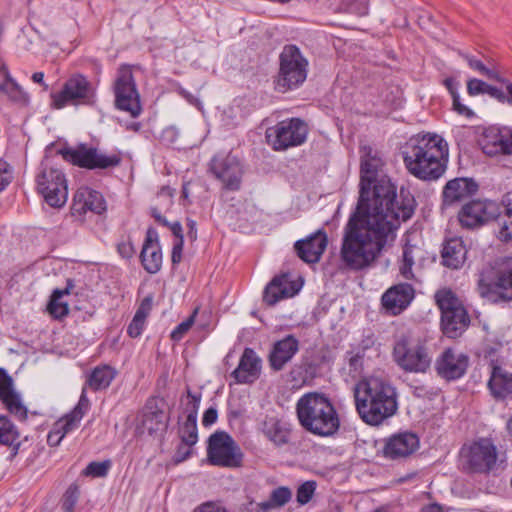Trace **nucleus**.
Segmentation results:
<instances>
[{
    "instance_id": "nucleus-24",
    "label": "nucleus",
    "mask_w": 512,
    "mask_h": 512,
    "mask_svg": "<svg viewBox=\"0 0 512 512\" xmlns=\"http://www.w3.org/2000/svg\"><path fill=\"white\" fill-rule=\"evenodd\" d=\"M414 298V288L408 283L390 287L382 296V305L392 315L400 314Z\"/></svg>"
},
{
    "instance_id": "nucleus-17",
    "label": "nucleus",
    "mask_w": 512,
    "mask_h": 512,
    "mask_svg": "<svg viewBox=\"0 0 512 512\" xmlns=\"http://www.w3.org/2000/svg\"><path fill=\"white\" fill-rule=\"evenodd\" d=\"M210 171L216 179L222 182L224 189L230 191L240 189L242 168L235 156H215L210 162Z\"/></svg>"
},
{
    "instance_id": "nucleus-47",
    "label": "nucleus",
    "mask_w": 512,
    "mask_h": 512,
    "mask_svg": "<svg viewBox=\"0 0 512 512\" xmlns=\"http://www.w3.org/2000/svg\"><path fill=\"white\" fill-rule=\"evenodd\" d=\"M79 497V489L77 485H71L66 490L62 500V509L65 512H72Z\"/></svg>"
},
{
    "instance_id": "nucleus-61",
    "label": "nucleus",
    "mask_w": 512,
    "mask_h": 512,
    "mask_svg": "<svg viewBox=\"0 0 512 512\" xmlns=\"http://www.w3.org/2000/svg\"><path fill=\"white\" fill-rule=\"evenodd\" d=\"M217 420V411L214 408H209L205 411L202 419L204 426H209L215 423Z\"/></svg>"
},
{
    "instance_id": "nucleus-28",
    "label": "nucleus",
    "mask_w": 512,
    "mask_h": 512,
    "mask_svg": "<svg viewBox=\"0 0 512 512\" xmlns=\"http://www.w3.org/2000/svg\"><path fill=\"white\" fill-rule=\"evenodd\" d=\"M480 145L485 154L494 156L498 154H509V134L502 133L498 128L486 129L480 140Z\"/></svg>"
},
{
    "instance_id": "nucleus-15",
    "label": "nucleus",
    "mask_w": 512,
    "mask_h": 512,
    "mask_svg": "<svg viewBox=\"0 0 512 512\" xmlns=\"http://www.w3.org/2000/svg\"><path fill=\"white\" fill-rule=\"evenodd\" d=\"M37 188L51 207H62L68 197L67 183L59 169L45 165L37 177Z\"/></svg>"
},
{
    "instance_id": "nucleus-12",
    "label": "nucleus",
    "mask_w": 512,
    "mask_h": 512,
    "mask_svg": "<svg viewBox=\"0 0 512 512\" xmlns=\"http://www.w3.org/2000/svg\"><path fill=\"white\" fill-rule=\"evenodd\" d=\"M242 458L240 447L226 432H215L209 437L207 459L210 464L235 468L241 466Z\"/></svg>"
},
{
    "instance_id": "nucleus-42",
    "label": "nucleus",
    "mask_w": 512,
    "mask_h": 512,
    "mask_svg": "<svg viewBox=\"0 0 512 512\" xmlns=\"http://www.w3.org/2000/svg\"><path fill=\"white\" fill-rule=\"evenodd\" d=\"M116 373V370L109 365L97 366L90 374L88 384H110Z\"/></svg>"
},
{
    "instance_id": "nucleus-4",
    "label": "nucleus",
    "mask_w": 512,
    "mask_h": 512,
    "mask_svg": "<svg viewBox=\"0 0 512 512\" xmlns=\"http://www.w3.org/2000/svg\"><path fill=\"white\" fill-rule=\"evenodd\" d=\"M355 408L362 421L379 426L398 409L394 386H354Z\"/></svg>"
},
{
    "instance_id": "nucleus-26",
    "label": "nucleus",
    "mask_w": 512,
    "mask_h": 512,
    "mask_svg": "<svg viewBox=\"0 0 512 512\" xmlns=\"http://www.w3.org/2000/svg\"><path fill=\"white\" fill-rule=\"evenodd\" d=\"M299 350V341L293 335H287L276 341L268 355L270 367L280 371Z\"/></svg>"
},
{
    "instance_id": "nucleus-45",
    "label": "nucleus",
    "mask_w": 512,
    "mask_h": 512,
    "mask_svg": "<svg viewBox=\"0 0 512 512\" xmlns=\"http://www.w3.org/2000/svg\"><path fill=\"white\" fill-rule=\"evenodd\" d=\"M364 342H366V343H365V345H363L362 351H358L355 354H351V356L349 357L350 371L355 373V376L361 375L362 368H363L364 352L369 347V344L372 343V340L370 338H368Z\"/></svg>"
},
{
    "instance_id": "nucleus-25",
    "label": "nucleus",
    "mask_w": 512,
    "mask_h": 512,
    "mask_svg": "<svg viewBox=\"0 0 512 512\" xmlns=\"http://www.w3.org/2000/svg\"><path fill=\"white\" fill-rule=\"evenodd\" d=\"M261 369L262 359L252 348L246 347L232 375L239 383H253L260 377Z\"/></svg>"
},
{
    "instance_id": "nucleus-53",
    "label": "nucleus",
    "mask_w": 512,
    "mask_h": 512,
    "mask_svg": "<svg viewBox=\"0 0 512 512\" xmlns=\"http://www.w3.org/2000/svg\"><path fill=\"white\" fill-rule=\"evenodd\" d=\"M346 10L350 13L364 15L367 13L365 0H344Z\"/></svg>"
},
{
    "instance_id": "nucleus-33",
    "label": "nucleus",
    "mask_w": 512,
    "mask_h": 512,
    "mask_svg": "<svg viewBox=\"0 0 512 512\" xmlns=\"http://www.w3.org/2000/svg\"><path fill=\"white\" fill-rule=\"evenodd\" d=\"M0 399L12 415L20 420L27 419V408L22 403L20 394L14 391L13 386H0Z\"/></svg>"
},
{
    "instance_id": "nucleus-8",
    "label": "nucleus",
    "mask_w": 512,
    "mask_h": 512,
    "mask_svg": "<svg viewBox=\"0 0 512 512\" xmlns=\"http://www.w3.org/2000/svg\"><path fill=\"white\" fill-rule=\"evenodd\" d=\"M393 355L395 361L406 371L425 372L431 363L423 341L409 334L402 335L397 340Z\"/></svg>"
},
{
    "instance_id": "nucleus-35",
    "label": "nucleus",
    "mask_w": 512,
    "mask_h": 512,
    "mask_svg": "<svg viewBox=\"0 0 512 512\" xmlns=\"http://www.w3.org/2000/svg\"><path fill=\"white\" fill-rule=\"evenodd\" d=\"M422 250L416 245L406 242L403 247L402 260L399 266L400 274L405 279H414L412 267L416 262V259L421 257Z\"/></svg>"
},
{
    "instance_id": "nucleus-41",
    "label": "nucleus",
    "mask_w": 512,
    "mask_h": 512,
    "mask_svg": "<svg viewBox=\"0 0 512 512\" xmlns=\"http://www.w3.org/2000/svg\"><path fill=\"white\" fill-rule=\"evenodd\" d=\"M505 211L500 229V235L505 241L512 240V192L505 195L503 200Z\"/></svg>"
},
{
    "instance_id": "nucleus-22",
    "label": "nucleus",
    "mask_w": 512,
    "mask_h": 512,
    "mask_svg": "<svg viewBox=\"0 0 512 512\" xmlns=\"http://www.w3.org/2000/svg\"><path fill=\"white\" fill-rule=\"evenodd\" d=\"M419 447V438L411 432L394 434L389 437L383 448V455L388 459H401L414 453Z\"/></svg>"
},
{
    "instance_id": "nucleus-21",
    "label": "nucleus",
    "mask_w": 512,
    "mask_h": 512,
    "mask_svg": "<svg viewBox=\"0 0 512 512\" xmlns=\"http://www.w3.org/2000/svg\"><path fill=\"white\" fill-rule=\"evenodd\" d=\"M300 288L301 286L292 280L288 273L275 276L265 287L263 301L273 306L282 299L294 296Z\"/></svg>"
},
{
    "instance_id": "nucleus-46",
    "label": "nucleus",
    "mask_w": 512,
    "mask_h": 512,
    "mask_svg": "<svg viewBox=\"0 0 512 512\" xmlns=\"http://www.w3.org/2000/svg\"><path fill=\"white\" fill-rule=\"evenodd\" d=\"M315 488L316 483L314 481H307L301 484L297 489V502L301 505L307 504L312 499Z\"/></svg>"
},
{
    "instance_id": "nucleus-29",
    "label": "nucleus",
    "mask_w": 512,
    "mask_h": 512,
    "mask_svg": "<svg viewBox=\"0 0 512 512\" xmlns=\"http://www.w3.org/2000/svg\"><path fill=\"white\" fill-rule=\"evenodd\" d=\"M0 95L19 106H26L29 103V95L10 76L5 66L0 67Z\"/></svg>"
},
{
    "instance_id": "nucleus-54",
    "label": "nucleus",
    "mask_w": 512,
    "mask_h": 512,
    "mask_svg": "<svg viewBox=\"0 0 512 512\" xmlns=\"http://www.w3.org/2000/svg\"><path fill=\"white\" fill-rule=\"evenodd\" d=\"M452 99H453V109L459 115H463V116H465L467 118H471V117L474 116V112L469 107H467L466 105H464L461 102L459 93H454L453 92Z\"/></svg>"
},
{
    "instance_id": "nucleus-55",
    "label": "nucleus",
    "mask_w": 512,
    "mask_h": 512,
    "mask_svg": "<svg viewBox=\"0 0 512 512\" xmlns=\"http://www.w3.org/2000/svg\"><path fill=\"white\" fill-rule=\"evenodd\" d=\"M153 306V295H147L140 303L135 314L141 316L146 319L150 314Z\"/></svg>"
},
{
    "instance_id": "nucleus-20",
    "label": "nucleus",
    "mask_w": 512,
    "mask_h": 512,
    "mask_svg": "<svg viewBox=\"0 0 512 512\" xmlns=\"http://www.w3.org/2000/svg\"><path fill=\"white\" fill-rule=\"evenodd\" d=\"M469 366V357L464 353H456L453 349H446L436 361L438 374L447 381L462 377Z\"/></svg>"
},
{
    "instance_id": "nucleus-48",
    "label": "nucleus",
    "mask_w": 512,
    "mask_h": 512,
    "mask_svg": "<svg viewBox=\"0 0 512 512\" xmlns=\"http://www.w3.org/2000/svg\"><path fill=\"white\" fill-rule=\"evenodd\" d=\"M198 312V308L194 310L191 316H189L185 321L181 322L171 333V338L174 341H179L182 339L185 333L189 331L192 325L195 322V316Z\"/></svg>"
},
{
    "instance_id": "nucleus-57",
    "label": "nucleus",
    "mask_w": 512,
    "mask_h": 512,
    "mask_svg": "<svg viewBox=\"0 0 512 512\" xmlns=\"http://www.w3.org/2000/svg\"><path fill=\"white\" fill-rule=\"evenodd\" d=\"M11 182V176L8 171V164L0 161V192H2Z\"/></svg>"
},
{
    "instance_id": "nucleus-51",
    "label": "nucleus",
    "mask_w": 512,
    "mask_h": 512,
    "mask_svg": "<svg viewBox=\"0 0 512 512\" xmlns=\"http://www.w3.org/2000/svg\"><path fill=\"white\" fill-rule=\"evenodd\" d=\"M145 322L146 319L135 314L127 328L128 335L132 338H137L138 336H140L143 331Z\"/></svg>"
},
{
    "instance_id": "nucleus-18",
    "label": "nucleus",
    "mask_w": 512,
    "mask_h": 512,
    "mask_svg": "<svg viewBox=\"0 0 512 512\" xmlns=\"http://www.w3.org/2000/svg\"><path fill=\"white\" fill-rule=\"evenodd\" d=\"M89 409V400L86 397L85 389H83L79 402L75 408L67 415L56 421L52 430L49 432L47 442L50 446L60 444L64 436L70 431L76 429Z\"/></svg>"
},
{
    "instance_id": "nucleus-60",
    "label": "nucleus",
    "mask_w": 512,
    "mask_h": 512,
    "mask_svg": "<svg viewBox=\"0 0 512 512\" xmlns=\"http://www.w3.org/2000/svg\"><path fill=\"white\" fill-rule=\"evenodd\" d=\"M486 94H488L492 98H495L501 103H507V94H505L501 89L495 86L489 85Z\"/></svg>"
},
{
    "instance_id": "nucleus-40",
    "label": "nucleus",
    "mask_w": 512,
    "mask_h": 512,
    "mask_svg": "<svg viewBox=\"0 0 512 512\" xmlns=\"http://www.w3.org/2000/svg\"><path fill=\"white\" fill-rule=\"evenodd\" d=\"M460 56L467 62L468 66L491 80L504 83V80L493 69L488 68L481 60L467 53H460Z\"/></svg>"
},
{
    "instance_id": "nucleus-49",
    "label": "nucleus",
    "mask_w": 512,
    "mask_h": 512,
    "mask_svg": "<svg viewBox=\"0 0 512 512\" xmlns=\"http://www.w3.org/2000/svg\"><path fill=\"white\" fill-rule=\"evenodd\" d=\"M489 84L486 82L477 79L471 78L467 81V93L470 96H476L479 94H486Z\"/></svg>"
},
{
    "instance_id": "nucleus-19",
    "label": "nucleus",
    "mask_w": 512,
    "mask_h": 512,
    "mask_svg": "<svg viewBox=\"0 0 512 512\" xmlns=\"http://www.w3.org/2000/svg\"><path fill=\"white\" fill-rule=\"evenodd\" d=\"M328 245V236L324 229H318L316 232L304 239L297 240L294 243L296 255L305 263H318Z\"/></svg>"
},
{
    "instance_id": "nucleus-36",
    "label": "nucleus",
    "mask_w": 512,
    "mask_h": 512,
    "mask_svg": "<svg viewBox=\"0 0 512 512\" xmlns=\"http://www.w3.org/2000/svg\"><path fill=\"white\" fill-rule=\"evenodd\" d=\"M292 498V491L286 486H280L274 489L270 498L267 501L261 502L259 507V511L261 512H269L273 509H278L286 505Z\"/></svg>"
},
{
    "instance_id": "nucleus-43",
    "label": "nucleus",
    "mask_w": 512,
    "mask_h": 512,
    "mask_svg": "<svg viewBox=\"0 0 512 512\" xmlns=\"http://www.w3.org/2000/svg\"><path fill=\"white\" fill-rule=\"evenodd\" d=\"M487 384H512V373L505 366L492 361L490 379Z\"/></svg>"
},
{
    "instance_id": "nucleus-30",
    "label": "nucleus",
    "mask_w": 512,
    "mask_h": 512,
    "mask_svg": "<svg viewBox=\"0 0 512 512\" xmlns=\"http://www.w3.org/2000/svg\"><path fill=\"white\" fill-rule=\"evenodd\" d=\"M261 431L269 441L278 447L289 442L290 428L278 417L266 416L262 422Z\"/></svg>"
},
{
    "instance_id": "nucleus-59",
    "label": "nucleus",
    "mask_w": 512,
    "mask_h": 512,
    "mask_svg": "<svg viewBox=\"0 0 512 512\" xmlns=\"http://www.w3.org/2000/svg\"><path fill=\"white\" fill-rule=\"evenodd\" d=\"M184 245V239L177 240L172 249L171 261L172 263L179 264L182 259V250Z\"/></svg>"
},
{
    "instance_id": "nucleus-34",
    "label": "nucleus",
    "mask_w": 512,
    "mask_h": 512,
    "mask_svg": "<svg viewBox=\"0 0 512 512\" xmlns=\"http://www.w3.org/2000/svg\"><path fill=\"white\" fill-rule=\"evenodd\" d=\"M167 426V417L161 410H152L146 408L141 418V432L147 431L149 434H153L158 431H162Z\"/></svg>"
},
{
    "instance_id": "nucleus-11",
    "label": "nucleus",
    "mask_w": 512,
    "mask_h": 512,
    "mask_svg": "<svg viewBox=\"0 0 512 512\" xmlns=\"http://www.w3.org/2000/svg\"><path fill=\"white\" fill-rule=\"evenodd\" d=\"M463 469L469 473H488L497 461V448L488 438H481L461 449Z\"/></svg>"
},
{
    "instance_id": "nucleus-16",
    "label": "nucleus",
    "mask_w": 512,
    "mask_h": 512,
    "mask_svg": "<svg viewBox=\"0 0 512 512\" xmlns=\"http://www.w3.org/2000/svg\"><path fill=\"white\" fill-rule=\"evenodd\" d=\"M499 216L500 207L496 202L474 200L462 207L458 218L463 227L473 229L495 220Z\"/></svg>"
},
{
    "instance_id": "nucleus-6",
    "label": "nucleus",
    "mask_w": 512,
    "mask_h": 512,
    "mask_svg": "<svg viewBox=\"0 0 512 512\" xmlns=\"http://www.w3.org/2000/svg\"><path fill=\"white\" fill-rule=\"evenodd\" d=\"M478 292L494 304L512 301V257L504 258L493 272L481 273Z\"/></svg>"
},
{
    "instance_id": "nucleus-9",
    "label": "nucleus",
    "mask_w": 512,
    "mask_h": 512,
    "mask_svg": "<svg viewBox=\"0 0 512 512\" xmlns=\"http://www.w3.org/2000/svg\"><path fill=\"white\" fill-rule=\"evenodd\" d=\"M308 127L299 118H291L277 123L266 130V139L275 151H284L302 145L307 138Z\"/></svg>"
},
{
    "instance_id": "nucleus-27",
    "label": "nucleus",
    "mask_w": 512,
    "mask_h": 512,
    "mask_svg": "<svg viewBox=\"0 0 512 512\" xmlns=\"http://www.w3.org/2000/svg\"><path fill=\"white\" fill-rule=\"evenodd\" d=\"M478 189V185L472 179L455 178L448 181L443 189V202L445 205H452L460 202Z\"/></svg>"
},
{
    "instance_id": "nucleus-13",
    "label": "nucleus",
    "mask_w": 512,
    "mask_h": 512,
    "mask_svg": "<svg viewBox=\"0 0 512 512\" xmlns=\"http://www.w3.org/2000/svg\"><path fill=\"white\" fill-rule=\"evenodd\" d=\"M60 154L67 162L90 170L116 167L121 163L119 154L106 155L99 153L96 148L87 147L84 144L77 147H65L60 150Z\"/></svg>"
},
{
    "instance_id": "nucleus-64",
    "label": "nucleus",
    "mask_w": 512,
    "mask_h": 512,
    "mask_svg": "<svg viewBox=\"0 0 512 512\" xmlns=\"http://www.w3.org/2000/svg\"><path fill=\"white\" fill-rule=\"evenodd\" d=\"M151 216L155 219L157 223L163 226H168L169 222L160 214L157 208H151Z\"/></svg>"
},
{
    "instance_id": "nucleus-62",
    "label": "nucleus",
    "mask_w": 512,
    "mask_h": 512,
    "mask_svg": "<svg viewBox=\"0 0 512 512\" xmlns=\"http://www.w3.org/2000/svg\"><path fill=\"white\" fill-rule=\"evenodd\" d=\"M191 447L192 446H186L185 447H179L177 454H176V461L181 462L187 459L191 454Z\"/></svg>"
},
{
    "instance_id": "nucleus-58",
    "label": "nucleus",
    "mask_w": 512,
    "mask_h": 512,
    "mask_svg": "<svg viewBox=\"0 0 512 512\" xmlns=\"http://www.w3.org/2000/svg\"><path fill=\"white\" fill-rule=\"evenodd\" d=\"M193 512H229L226 508L223 506L216 504L214 502H207L204 504H201L196 509L193 510Z\"/></svg>"
},
{
    "instance_id": "nucleus-63",
    "label": "nucleus",
    "mask_w": 512,
    "mask_h": 512,
    "mask_svg": "<svg viewBox=\"0 0 512 512\" xmlns=\"http://www.w3.org/2000/svg\"><path fill=\"white\" fill-rule=\"evenodd\" d=\"M167 227H169L173 235L177 237V240L184 238L182 233V226L179 222L169 223Z\"/></svg>"
},
{
    "instance_id": "nucleus-39",
    "label": "nucleus",
    "mask_w": 512,
    "mask_h": 512,
    "mask_svg": "<svg viewBox=\"0 0 512 512\" xmlns=\"http://www.w3.org/2000/svg\"><path fill=\"white\" fill-rule=\"evenodd\" d=\"M19 431L5 415L0 416V444L11 446L19 439Z\"/></svg>"
},
{
    "instance_id": "nucleus-7",
    "label": "nucleus",
    "mask_w": 512,
    "mask_h": 512,
    "mask_svg": "<svg viewBox=\"0 0 512 512\" xmlns=\"http://www.w3.org/2000/svg\"><path fill=\"white\" fill-rule=\"evenodd\" d=\"M435 301L441 310L443 333L452 339L461 336L470 323L469 315L462 302L450 289L437 291Z\"/></svg>"
},
{
    "instance_id": "nucleus-23",
    "label": "nucleus",
    "mask_w": 512,
    "mask_h": 512,
    "mask_svg": "<svg viewBox=\"0 0 512 512\" xmlns=\"http://www.w3.org/2000/svg\"><path fill=\"white\" fill-rule=\"evenodd\" d=\"M143 268L150 274H156L162 267V251L158 240L157 231L150 227L146 231V237L140 253Z\"/></svg>"
},
{
    "instance_id": "nucleus-3",
    "label": "nucleus",
    "mask_w": 512,
    "mask_h": 512,
    "mask_svg": "<svg viewBox=\"0 0 512 512\" xmlns=\"http://www.w3.org/2000/svg\"><path fill=\"white\" fill-rule=\"evenodd\" d=\"M296 412L301 426L314 435L333 436L340 428L339 415L324 394L306 393L298 400Z\"/></svg>"
},
{
    "instance_id": "nucleus-56",
    "label": "nucleus",
    "mask_w": 512,
    "mask_h": 512,
    "mask_svg": "<svg viewBox=\"0 0 512 512\" xmlns=\"http://www.w3.org/2000/svg\"><path fill=\"white\" fill-rule=\"evenodd\" d=\"M117 250L119 254L126 259L132 258L135 254V248L130 240L119 243Z\"/></svg>"
},
{
    "instance_id": "nucleus-14",
    "label": "nucleus",
    "mask_w": 512,
    "mask_h": 512,
    "mask_svg": "<svg viewBox=\"0 0 512 512\" xmlns=\"http://www.w3.org/2000/svg\"><path fill=\"white\" fill-rule=\"evenodd\" d=\"M52 104L56 109H61L67 104H92L95 98V91L88 79L82 75L70 77L58 93L51 95Z\"/></svg>"
},
{
    "instance_id": "nucleus-44",
    "label": "nucleus",
    "mask_w": 512,
    "mask_h": 512,
    "mask_svg": "<svg viewBox=\"0 0 512 512\" xmlns=\"http://www.w3.org/2000/svg\"><path fill=\"white\" fill-rule=\"evenodd\" d=\"M110 467V460H104L102 462L93 461L82 471V475L92 478H103L108 474Z\"/></svg>"
},
{
    "instance_id": "nucleus-2",
    "label": "nucleus",
    "mask_w": 512,
    "mask_h": 512,
    "mask_svg": "<svg viewBox=\"0 0 512 512\" xmlns=\"http://www.w3.org/2000/svg\"><path fill=\"white\" fill-rule=\"evenodd\" d=\"M447 157V144L436 134L412 137L403 151L406 169L423 181L440 178L446 170Z\"/></svg>"
},
{
    "instance_id": "nucleus-31",
    "label": "nucleus",
    "mask_w": 512,
    "mask_h": 512,
    "mask_svg": "<svg viewBox=\"0 0 512 512\" xmlns=\"http://www.w3.org/2000/svg\"><path fill=\"white\" fill-rule=\"evenodd\" d=\"M467 249L460 238L447 240L441 251L442 264L450 269H459L466 261Z\"/></svg>"
},
{
    "instance_id": "nucleus-10",
    "label": "nucleus",
    "mask_w": 512,
    "mask_h": 512,
    "mask_svg": "<svg viewBox=\"0 0 512 512\" xmlns=\"http://www.w3.org/2000/svg\"><path fill=\"white\" fill-rule=\"evenodd\" d=\"M113 89L116 108L129 113L133 118L138 117L142 107L131 66L123 64L119 67Z\"/></svg>"
},
{
    "instance_id": "nucleus-50",
    "label": "nucleus",
    "mask_w": 512,
    "mask_h": 512,
    "mask_svg": "<svg viewBox=\"0 0 512 512\" xmlns=\"http://www.w3.org/2000/svg\"><path fill=\"white\" fill-rule=\"evenodd\" d=\"M179 131L174 126L165 128L161 134V140L168 146L178 147Z\"/></svg>"
},
{
    "instance_id": "nucleus-32",
    "label": "nucleus",
    "mask_w": 512,
    "mask_h": 512,
    "mask_svg": "<svg viewBox=\"0 0 512 512\" xmlns=\"http://www.w3.org/2000/svg\"><path fill=\"white\" fill-rule=\"evenodd\" d=\"M73 208L79 213H85L86 211L101 213L105 207L104 200L98 192L82 187L78 189L74 196Z\"/></svg>"
},
{
    "instance_id": "nucleus-52",
    "label": "nucleus",
    "mask_w": 512,
    "mask_h": 512,
    "mask_svg": "<svg viewBox=\"0 0 512 512\" xmlns=\"http://www.w3.org/2000/svg\"><path fill=\"white\" fill-rule=\"evenodd\" d=\"M491 395L496 400H508L512 398V386H488Z\"/></svg>"
},
{
    "instance_id": "nucleus-5",
    "label": "nucleus",
    "mask_w": 512,
    "mask_h": 512,
    "mask_svg": "<svg viewBox=\"0 0 512 512\" xmlns=\"http://www.w3.org/2000/svg\"><path fill=\"white\" fill-rule=\"evenodd\" d=\"M308 65V60L296 45H285L279 55L275 89L285 93L302 85L307 78Z\"/></svg>"
},
{
    "instance_id": "nucleus-37",
    "label": "nucleus",
    "mask_w": 512,
    "mask_h": 512,
    "mask_svg": "<svg viewBox=\"0 0 512 512\" xmlns=\"http://www.w3.org/2000/svg\"><path fill=\"white\" fill-rule=\"evenodd\" d=\"M67 294H69L68 288L63 290L56 289L53 291L47 305V310L54 319H62L68 315V304L62 300L63 296Z\"/></svg>"
},
{
    "instance_id": "nucleus-1",
    "label": "nucleus",
    "mask_w": 512,
    "mask_h": 512,
    "mask_svg": "<svg viewBox=\"0 0 512 512\" xmlns=\"http://www.w3.org/2000/svg\"><path fill=\"white\" fill-rule=\"evenodd\" d=\"M384 162L370 146L361 148L360 190L357 206L344 227L340 248L343 265L354 271L370 267L392 246L402 222L414 214L416 200L387 176H378Z\"/></svg>"
},
{
    "instance_id": "nucleus-38",
    "label": "nucleus",
    "mask_w": 512,
    "mask_h": 512,
    "mask_svg": "<svg viewBox=\"0 0 512 512\" xmlns=\"http://www.w3.org/2000/svg\"><path fill=\"white\" fill-rule=\"evenodd\" d=\"M182 442L186 446H193L198 441L196 413H189L186 421L180 428Z\"/></svg>"
}]
</instances>
